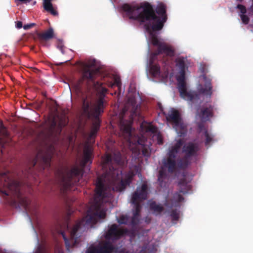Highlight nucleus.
<instances>
[{"mask_svg":"<svg viewBox=\"0 0 253 253\" xmlns=\"http://www.w3.org/2000/svg\"><path fill=\"white\" fill-rule=\"evenodd\" d=\"M114 161L117 166H123L125 161L120 152L114 153L113 155L108 154L104 159L103 167H109V169L97 177L94 198V203L87 210V215L82 219L84 220L85 224H96L98 219H104L106 217V211L101 210V205L107 197V190L122 192L131 182L135 173L129 171L125 175L124 179L122 178V171L121 169L113 167ZM85 227H84V229Z\"/></svg>","mask_w":253,"mask_h":253,"instance_id":"1","label":"nucleus"},{"mask_svg":"<svg viewBox=\"0 0 253 253\" xmlns=\"http://www.w3.org/2000/svg\"><path fill=\"white\" fill-rule=\"evenodd\" d=\"M99 73V70L97 69H85L82 77L74 85L76 91L81 95L83 115L87 119H93L89 134L90 138L95 137L99 129L101 123L99 116L104 112L105 100L102 97L97 98L94 93L88 90L84 92L83 85L85 79L91 82L95 85V79Z\"/></svg>","mask_w":253,"mask_h":253,"instance_id":"2","label":"nucleus"},{"mask_svg":"<svg viewBox=\"0 0 253 253\" xmlns=\"http://www.w3.org/2000/svg\"><path fill=\"white\" fill-rule=\"evenodd\" d=\"M122 9L130 19L143 24L147 31L162 30L168 19L167 6L163 2L159 3L155 8L147 1L141 2L139 5L125 3Z\"/></svg>","mask_w":253,"mask_h":253,"instance_id":"3","label":"nucleus"},{"mask_svg":"<svg viewBox=\"0 0 253 253\" xmlns=\"http://www.w3.org/2000/svg\"><path fill=\"white\" fill-rule=\"evenodd\" d=\"M92 147L86 145L83 152V158L79 165L74 166L66 174H62L60 182V190L63 194L71 190L82 178L84 169L87 163H92Z\"/></svg>","mask_w":253,"mask_h":253,"instance_id":"4","label":"nucleus"},{"mask_svg":"<svg viewBox=\"0 0 253 253\" xmlns=\"http://www.w3.org/2000/svg\"><path fill=\"white\" fill-rule=\"evenodd\" d=\"M205 82V87L200 85L198 87V92L195 91L187 90L185 82V75H179L177 78L178 82L177 87L180 96L183 99L190 101L191 103H200V94H204L211 97L212 93V86L211 83V79L208 78L205 74L202 76Z\"/></svg>","mask_w":253,"mask_h":253,"instance_id":"5","label":"nucleus"},{"mask_svg":"<svg viewBox=\"0 0 253 253\" xmlns=\"http://www.w3.org/2000/svg\"><path fill=\"white\" fill-rule=\"evenodd\" d=\"M183 143L184 141L182 139H178L176 143L169 148L167 157L162 160L158 176V181L161 186L168 178V172L172 173L176 170L177 166L176 161V156Z\"/></svg>","mask_w":253,"mask_h":253,"instance_id":"6","label":"nucleus"},{"mask_svg":"<svg viewBox=\"0 0 253 253\" xmlns=\"http://www.w3.org/2000/svg\"><path fill=\"white\" fill-rule=\"evenodd\" d=\"M149 33L150 40L153 45L157 47L156 51L151 55L149 61V71L154 77H159L161 74L160 67L158 64H154V60L159 54H164L168 56L172 57L174 55V49L168 44L161 42L158 36L154 32L148 31Z\"/></svg>","mask_w":253,"mask_h":253,"instance_id":"7","label":"nucleus"},{"mask_svg":"<svg viewBox=\"0 0 253 253\" xmlns=\"http://www.w3.org/2000/svg\"><path fill=\"white\" fill-rule=\"evenodd\" d=\"M72 214V211L70 209L68 210V216L64 224L63 228L69 232L70 238L68 239L66 236L64 231H63L62 229L59 230V233L62 235L65 244L66 249L68 251L70 252V249L73 247H77L78 246L80 242V237L81 234L84 230V220L81 219L76 222L75 224L73 226L72 228H70L69 226V218ZM63 228V227H61Z\"/></svg>","mask_w":253,"mask_h":253,"instance_id":"8","label":"nucleus"},{"mask_svg":"<svg viewBox=\"0 0 253 253\" xmlns=\"http://www.w3.org/2000/svg\"><path fill=\"white\" fill-rule=\"evenodd\" d=\"M148 186L143 183L141 187L137 188L136 190L132 195L131 203L134 205L133 216L131 219V224L133 226L137 225L139 222L140 213L141 209L140 203L147 199Z\"/></svg>","mask_w":253,"mask_h":253,"instance_id":"9","label":"nucleus"},{"mask_svg":"<svg viewBox=\"0 0 253 253\" xmlns=\"http://www.w3.org/2000/svg\"><path fill=\"white\" fill-rule=\"evenodd\" d=\"M199 145L193 142H189L182 147V152L184 156L178 160L177 167L181 169H185L191 163L192 159L196 158L199 151Z\"/></svg>","mask_w":253,"mask_h":253,"instance_id":"10","label":"nucleus"},{"mask_svg":"<svg viewBox=\"0 0 253 253\" xmlns=\"http://www.w3.org/2000/svg\"><path fill=\"white\" fill-rule=\"evenodd\" d=\"M131 110L129 115V120L124 119L125 114L128 110L126 106H125L120 114V127L122 132L126 136L130 137L131 135V124L133 122V117L137 115L138 105L135 103H131Z\"/></svg>","mask_w":253,"mask_h":253,"instance_id":"11","label":"nucleus"},{"mask_svg":"<svg viewBox=\"0 0 253 253\" xmlns=\"http://www.w3.org/2000/svg\"><path fill=\"white\" fill-rule=\"evenodd\" d=\"M166 119L180 135H184L185 133L186 126L183 123L180 115L177 110L172 109L169 112Z\"/></svg>","mask_w":253,"mask_h":253,"instance_id":"12","label":"nucleus"},{"mask_svg":"<svg viewBox=\"0 0 253 253\" xmlns=\"http://www.w3.org/2000/svg\"><path fill=\"white\" fill-rule=\"evenodd\" d=\"M52 158V153L50 151L40 150L35 158L32 160L30 169L33 168L37 164H39L41 168L44 169L49 168Z\"/></svg>","mask_w":253,"mask_h":253,"instance_id":"13","label":"nucleus"},{"mask_svg":"<svg viewBox=\"0 0 253 253\" xmlns=\"http://www.w3.org/2000/svg\"><path fill=\"white\" fill-rule=\"evenodd\" d=\"M127 232L126 229H121L118 227L116 224H113L109 227L105 234L107 240H117L121 238Z\"/></svg>","mask_w":253,"mask_h":253,"instance_id":"14","label":"nucleus"},{"mask_svg":"<svg viewBox=\"0 0 253 253\" xmlns=\"http://www.w3.org/2000/svg\"><path fill=\"white\" fill-rule=\"evenodd\" d=\"M0 179L4 181V185L13 194L18 195L20 193V185L19 182L12 179L9 175V172L0 173Z\"/></svg>","mask_w":253,"mask_h":253,"instance_id":"15","label":"nucleus"},{"mask_svg":"<svg viewBox=\"0 0 253 253\" xmlns=\"http://www.w3.org/2000/svg\"><path fill=\"white\" fill-rule=\"evenodd\" d=\"M213 114L214 106L208 105L197 109L196 116L200 119L202 122H206L210 121L211 118L213 116Z\"/></svg>","mask_w":253,"mask_h":253,"instance_id":"16","label":"nucleus"},{"mask_svg":"<svg viewBox=\"0 0 253 253\" xmlns=\"http://www.w3.org/2000/svg\"><path fill=\"white\" fill-rule=\"evenodd\" d=\"M179 185H180V186H184L185 188L183 189L181 187V189L179 192H176L173 194L172 201L175 203V206H178V203L183 201L184 200L183 197L180 193L184 194L187 193L188 190L190 189V186L187 184L184 179L181 180L179 182Z\"/></svg>","mask_w":253,"mask_h":253,"instance_id":"17","label":"nucleus"},{"mask_svg":"<svg viewBox=\"0 0 253 253\" xmlns=\"http://www.w3.org/2000/svg\"><path fill=\"white\" fill-rule=\"evenodd\" d=\"M38 36L41 40L48 41L52 39L54 37L53 29L50 27L44 32L39 33Z\"/></svg>","mask_w":253,"mask_h":253,"instance_id":"18","label":"nucleus"},{"mask_svg":"<svg viewBox=\"0 0 253 253\" xmlns=\"http://www.w3.org/2000/svg\"><path fill=\"white\" fill-rule=\"evenodd\" d=\"M176 65L180 69L179 75H185V63L183 57H179L175 60Z\"/></svg>","mask_w":253,"mask_h":253,"instance_id":"19","label":"nucleus"},{"mask_svg":"<svg viewBox=\"0 0 253 253\" xmlns=\"http://www.w3.org/2000/svg\"><path fill=\"white\" fill-rule=\"evenodd\" d=\"M150 209L155 212L161 213L162 212L164 208L160 204H157L156 202H152L150 204Z\"/></svg>","mask_w":253,"mask_h":253,"instance_id":"20","label":"nucleus"},{"mask_svg":"<svg viewBox=\"0 0 253 253\" xmlns=\"http://www.w3.org/2000/svg\"><path fill=\"white\" fill-rule=\"evenodd\" d=\"M0 135L3 137H8L9 135L8 131L2 122H0Z\"/></svg>","mask_w":253,"mask_h":253,"instance_id":"21","label":"nucleus"},{"mask_svg":"<svg viewBox=\"0 0 253 253\" xmlns=\"http://www.w3.org/2000/svg\"><path fill=\"white\" fill-rule=\"evenodd\" d=\"M68 124V120L64 118V119H60L58 125V128L59 131V133L61 132L62 129L63 127L65 126Z\"/></svg>","mask_w":253,"mask_h":253,"instance_id":"22","label":"nucleus"},{"mask_svg":"<svg viewBox=\"0 0 253 253\" xmlns=\"http://www.w3.org/2000/svg\"><path fill=\"white\" fill-rule=\"evenodd\" d=\"M47 248L44 244L39 245L34 253H47Z\"/></svg>","mask_w":253,"mask_h":253,"instance_id":"23","label":"nucleus"},{"mask_svg":"<svg viewBox=\"0 0 253 253\" xmlns=\"http://www.w3.org/2000/svg\"><path fill=\"white\" fill-rule=\"evenodd\" d=\"M204 133L206 137L205 145L208 146L212 141V137L210 135L207 130H205Z\"/></svg>","mask_w":253,"mask_h":253,"instance_id":"24","label":"nucleus"},{"mask_svg":"<svg viewBox=\"0 0 253 253\" xmlns=\"http://www.w3.org/2000/svg\"><path fill=\"white\" fill-rule=\"evenodd\" d=\"M170 216L173 220H178L179 217V211L177 210H173L170 213Z\"/></svg>","mask_w":253,"mask_h":253,"instance_id":"25","label":"nucleus"},{"mask_svg":"<svg viewBox=\"0 0 253 253\" xmlns=\"http://www.w3.org/2000/svg\"><path fill=\"white\" fill-rule=\"evenodd\" d=\"M128 221V218L126 216L122 215L120 216L119 218L118 219V222L120 224H127Z\"/></svg>","mask_w":253,"mask_h":253,"instance_id":"26","label":"nucleus"},{"mask_svg":"<svg viewBox=\"0 0 253 253\" xmlns=\"http://www.w3.org/2000/svg\"><path fill=\"white\" fill-rule=\"evenodd\" d=\"M240 18L244 24H248L250 22V18L245 14H241Z\"/></svg>","mask_w":253,"mask_h":253,"instance_id":"27","label":"nucleus"},{"mask_svg":"<svg viewBox=\"0 0 253 253\" xmlns=\"http://www.w3.org/2000/svg\"><path fill=\"white\" fill-rule=\"evenodd\" d=\"M236 8L240 10V12L242 13V14H245L247 12V9L245 6L241 4H237L236 6Z\"/></svg>","mask_w":253,"mask_h":253,"instance_id":"28","label":"nucleus"},{"mask_svg":"<svg viewBox=\"0 0 253 253\" xmlns=\"http://www.w3.org/2000/svg\"><path fill=\"white\" fill-rule=\"evenodd\" d=\"M35 25V23H30L29 24L24 25L23 26V28L25 30H28L33 27Z\"/></svg>","mask_w":253,"mask_h":253,"instance_id":"29","label":"nucleus"},{"mask_svg":"<svg viewBox=\"0 0 253 253\" xmlns=\"http://www.w3.org/2000/svg\"><path fill=\"white\" fill-rule=\"evenodd\" d=\"M115 84L119 87L120 88L121 86V82L120 78H116L114 81Z\"/></svg>","mask_w":253,"mask_h":253,"instance_id":"30","label":"nucleus"},{"mask_svg":"<svg viewBox=\"0 0 253 253\" xmlns=\"http://www.w3.org/2000/svg\"><path fill=\"white\" fill-rule=\"evenodd\" d=\"M203 123V122H202V123H200L198 125V128L200 131H202L204 129L205 130H206V129H205L204 125Z\"/></svg>","mask_w":253,"mask_h":253,"instance_id":"31","label":"nucleus"},{"mask_svg":"<svg viewBox=\"0 0 253 253\" xmlns=\"http://www.w3.org/2000/svg\"><path fill=\"white\" fill-rule=\"evenodd\" d=\"M56 126H57V123H56V121L54 119H53L51 122V125H50L51 128L54 129L56 127Z\"/></svg>","mask_w":253,"mask_h":253,"instance_id":"32","label":"nucleus"},{"mask_svg":"<svg viewBox=\"0 0 253 253\" xmlns=\"http://www.w3.org/2000/svg\"><path fill=\"white\" fill-rule=\"evenodd\" d=\"M54 253H64L63 250L59 247L56 246L55 249Z\"/></svg>","mask_w":253,"mask_h":253,"instance_id":"33","label":"nucleus"},{"mask_svg":"<svg viewBox=\"0 0 253 253\" xmlns=\"http://www.w3.org/2000/svg\"><path fill=\"white\" fill-rule=\"evenodd\" d=\"M147 130L152 132H154L156 130V128L152 126H149L147 128Z\"/></svg>","mask_w":253,"mask_h":253,"instance_id":"34","label":"nucleus"},{"mask_svg":"<svg viewBox=\"0 0 253 253\" xmlns=\"http://www.w3.org/2000/svg\"><path fill=\"white\" fill-rule=\"evenodd\" d=\"M142 154L144 156H147V157L150 156V155L149 151L145 149H144L142 150Z\"/></svg>","mask_w":253,"mask_h":253,"instance_id":"35","label":"nucleus"},{"mask_svg":"<svg viewBox=\"0 0 253 253\" xmlns=\"http://www.w3.org/2000/svg\"><path fill=\"white\" fill-rule=\"evenodd\" d=\"M22 27V22L20 21H18L16 22V28L18 29H20Z\"/></svg>","mask_w":253,"mask_h":253,"instance_id":"36","label":"nucleus"},{"mask_svg":"<svg viewBox=\"0 0 253 253\" xmlns=\"http://www.w3.org/2000/svg\"><path fill=\"white\" fill-rule=\"evenodd\" d=\"M15 2H21L22 3H26L27 2H30L31 0H15Z\"/></svg>","mask_w":253,"mask_h":253,"instance_id":"37","label":"nucleus"},{"mask_svg":"<svg viewBox=\"0 0 253 253\" xmlns=\"http://www.w3.org/2000/svg\"><path fill=\"white\" fill-rule=\"evenodd\" d=\"M58 47L60 49V50H61V51L62 52V53H64V51H63V46L61 45H59L58 46Z\"/></svg>","mask_w":253,"mask_h":253,"instance_id":"38","label":"nucleus"},{"mask_svg":"<svg viewBox=\"0 0 253 253\" xmlns=\"http://www.w3.org/2000/svg\"><path fill=\"white\" fill-rule=\"evenodd\" d=\"M2 193H3V194L4 195H5V196H8V195H9V193H8L7 192H6V191H3V192H2Z\"/></svg>","mask_w":253,"mask_h":253,"instance_id":"39","label":"nucleus"},{"mask_svg":"<svg viewBox=\"0 0 253 253\" xmlns=\"http://www.w3.org/2000/svg\"><path fill=\"white\" fill-rule=\"evenodd\" d=\"M159 144H162L163 143V140L161 139H159L158 140Z\"/></svg>","mask_w":253,"mask_h":253,"instance_id":"40","label":"nucleus"},{"mask_svg":"<svg viewBox=\"0 0 253 253\" xmlns=\"http://www.w3.org/2000/svg\"><path fill=\"white\" fill-rule=\"evenodd\" d=\"M165 205L166 206L169 207V204H168V203L167 201H166V202H165Z\"/></svg>","mask_w":253,"mask_h":253,"instance_id":"41","label":"nucleus"},{"mask_svg":"<svg viewBox=\"0 0 253 253\" xmlns=\"http://www.w3.org/2000/svg\"><path fill=\"white\" fill-rule=\"evenodd\" d=\"M173 205H174V204H172V205H171V206H170V208H172V207L173 206Z\"/></svg>","mask_w":253,"mask_h":253,"instance_id":"42","label":"nucleus"}]
</instances>
